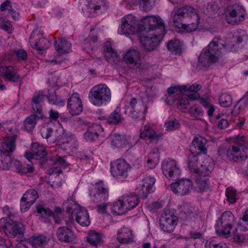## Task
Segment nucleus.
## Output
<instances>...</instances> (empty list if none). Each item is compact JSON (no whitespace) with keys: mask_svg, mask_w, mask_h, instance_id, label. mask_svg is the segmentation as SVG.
I'll return each mask as SVG.
<instances>
[{"mask_svg":"<svg viewBox=\"0 0 248 248\" xmlns=\"http://www.w3.org/2000/svg\"><path fill=\"white\" fill-rule=\"evenodd\" d=\"M89 98L93 104L100 106L110 100V90L105 84H98L91 89Z\"/></svg>","mask_w":248,"mask_h":248,"instance_id":"1","label":"nucleus"},{"mask_svg":"<svg viewBox=\"0 0 248 248\" xmlns=\"http://www.w3.org/2000/svg\"><path fill=\"white\" fill-rule=\"evenodd\" d=\"M138 195L122 196L113 205V210L118 214H124L135 208L140 202Z\"/></svg>","mask_w":248,"mask_h":248,"instance_id":"2","label":"nucleus"},{"mask_svg":"<svg viewBox=\"0 0 248 248\" xmlns=\"http://www.w3.org/2000/svg\"><path fill=\"white\" fill-rule=\"evenodd\" d=\"M69 203L67 207V211L71 213V217L75 218L78 223L83 226L90 224V220L88 211L84 208L76 204L72 200L68 199Z\"/></svg>","mask_w":248,"mask_h":248,"instance_id":"3","label":"nucleus"},{"mask_svg":"<svg viewBox=\"0 0 248 248\" xmlns=\"http://www.w3.org/2000/svg\"><path fill=\"white\" fill-rule=\"evenodd\" d=\"M0 228H1L5 234L11 237H15L17 235H22L25 232L24 225L17 221L5 219L0 220Z\"/></svg>","mask_w":248,"mask_h":248,"instance_id":"4","label":"nucleus"},{"mask_svg":"<svg viewBox=\"0 0 248 248\" xmlns=\"http://www.w3.org/2000/svg\"><path fill=\"white\" fill-rule=\"evenodd\" d=\"M142 21L145 30L157 31L158 34H165V24L159 16H147L142 18Z\"/></svg>","mask_w":248,"mask_h":248,"instance_id":"5","label":"nucleus"},{"mask_svg":"<svg viewBox=\"0 0 248 248\" xmlns=\"http://www.w3.org/2000/svg\"><path fill=\"white\" fill-rule=\"evenodd\" d=\"M196 10L194 8L188 5L174 10L171 16L175 26L180 28L183 23V20L185 19L186 20L187 18L189 19L190 16Z\"/></svg>","mask_w":248,"mask_h":248,"instance_id":"6","label":"nucleus"},{"mask_svg":"<svg viewBox=\"0 0 248 248\" xmlns=\"http://www.w3.org/2000/svg\"><path fill=\"white\" fill-rule=\"evenodd\" d=\"M226 16V20L228 23L234 25L244 20L245 10L238 4H235L230 6Z\"/></svg>","mask_w":248,"mask_h":248,"instance_id":"7","label":"nucleus"},{"mask_svg":"<svg viewBox=\"0 0 248 248\" xmlns=\"http://www.w3.org/2000/svg\"><path fill=\"white\" fill-rule=\"evenodd\" d=\"M227 156L229 160L234 161L245 160L248 157V147L231 146L227 151Z\"/></svg>","mask_w":248,"mask_h":248,"instance_id":"8","label":"nucleus"},{"mask_svg":"<svg viewBox=\"0 0 248 248\" xmlns=\"http://www.w3.org/2000/svg\"><path fill=\"white\" fill-rule=\"evenodd\" d=\"M119 30L121 33L132 34L135 32L138 25L135 16L131 14L126 15L122 18Z\"/></svg>","mask_w":248,"mask_h":248,"instance_id":"9","label":"nucleus"},{"mask_svg":"<svg viewBox=\"0 0 248 248\" xmlns=\"http://www.w3.org/2000/svg\"><path fill=\"white\" fill-rule=\"evenodd\" d=\"M172 191L175 194L184 196L188 194L192 188V182L188 179H181L170 185Z\"/></svg>","mask_w":248,"mask_h":248,"instance_id":"10","label":"nucleus"},{"mask_svg":"<svg viewBox=\"0 0 248 248\" xmlns=\"http://www.w3.org/2000/svg\"><path fill=\"white\" fill-rule=\"evenodd\" d=\"M177 217L172 214L170 211L165 212L160 219V224L161 229L167 232H171L177 225Z\"/></svg>","mask_w":248,"mask_h":248,"instance_id":"11","label":"nucleus"},{"mask_svg":"<svg viewBox=\"0 0 248 248\" xmlns=\"http://www.w3.org/2000/svg\"><path fill=\"white\" fill-rule=\"evenodd\" d=\"M221 54V48L219 47L218 45L215 41H212L206 48L204 52V55L208 57L207 59L208 64L205 66H209L217 62Z\"/></svg>","mask_w":248,"mask_h":248,"instance_id":"12","label":"nucleus"},{"mask_svg":"<svg viewBox=\"0 0 248 248\" xmlns=\"http://www.w3.org/2000/svg\"><path fill=\"white\" fill-rule=\"evenodd\" d=\"M123 58L126 64L131 69H136L141 64L140 53L135 49H130L124 55Z\"/></svg>","mask_w":248,"mask_h":248,"instance_id":"13","label":"nucleus"},{"mask_svg":"<svg viewBox=\"0 0 248 248\" xmlns=\"http://www.w3.org/2000/svg\"><path fill=\"white\" fill-rule=\"evenodd\" d=\"M69 113L73 116L79 115L83 110L82 103L78 93H73L67 100Z\"/></svg>","mask_w":248,"mask_h":248,"instance_id":"14","label":"nucleus"},{"mask_svg":"<svg viewBox=\"0 0 248 248\" xmlns=\"http://www.w3.org/2000/svg\"><path fill=\"white\" fill-rule=\"evenodd\" d=\"M129 168V164L124 159H118L111 167V172L114 177L124 178L127 176Z\"/></svg>","mask_w":248,"mask_h":248,"instance_id":"15","label":"nucleus"},{"mask_svg":"<svg viewBox=\"0 0 248 248\" xmlns=\"http://www.w3.org/2000/svg\"><path fill=\"white\" fill-rule=\"evenodd\" d=\"M164 34H158L152 37L142 36L140 37V43L145 50L152 51L159 44L162 40Z\"/></svg>","mask_w":248,"mask_h":248,"instance_id":"16","label":"nucleus"},{"mask_svg":"<svg viewBox=\"0 0 248 248\" xmlns=\"http://www.w3.org/2000/svg\"><path fill=\"white\" fill-rule=\"evenodd\" d=\"M0 75L5 81L17 82L21 80L20 75L12 66L0 67Z\"/></svg>","mask_w":248,"mask_h":248,"instance_id":"17","label":"nucleus"},{"mask_svg":"<svg viewBox=\"0 0 248 248\" xmlns=\"http://www.w3.org/2000/svg\"><path fill=\"white\" fill-rule=\"evenodd\" d=\"M162 169L163 174L167 177H172L180 174V170L174 160H165L163 162Z\"/></svg>","mask_w":248,"mask_h":248,"instance_id":"18","label":"nucleus"},{"mask_svg":"<svg viewBox=\"0 0 248 248\" xmlns=\"http://www.w3.org/2000/svg\"><path fill=\"white\" fill-rule=\"evenodd\" d=\"M56 236L61 242L71 243L75 239L74 232L71 229L66 226L58 228L56 231Z\"/></svg>","mask_w":248,"mask_h":248,"instance_id":"19","label":"nucleus"},{"mask_svg":"<svg viewBox=\"0 0 248 248\" xmlns=\"http://www.w3.org/2000/svg\"><path fill=\"white\" fill-rule=\"evenodd\" d=\"M36 40L35 34H32L30 36V43L31 46L39 51H42L47 49L49 47V42L44 38L41 34H37Z\"/></svg>","mask_w":248,"mask_h":248,"instance_id":"20","label":"nucleus"},{"mask_svg":"<svg viewBox=\"0 0 248 248\" xmlns=\"http://www.w3.org/2000/svg\"><path fill=\"white\" fill-rule=\"evenodd\" d=\"M200 16L196 10L190 16V18L186 20L187 23H183L179 29H182L187 32H192L198 28L199 24Z\"/></svg>","mask_w":248,"mask_h":248,"instance_id":"21","label":"nucleus"},{"mask_svg":"<svg viewBox=\"0 0 248 248\" xmlns=\"http://www.w3.org/2000/svg\"><path fill=\"white\" fill-rule=\"evenodd\" d=\"M155 182V180L153 177H147L145 178L142 181L141 187L138 188L136 189L137 193L139 196L146 198Z\"/></svg>","mask_w":248,"mask_h":248,"instance_id":"22","label":"nucleus"},{"mask_svg":"<svg viewBox=\"0 0 248 248\" xmlns=\"http://www.w3.org/2000/svg\"><path fill=\"white\" fill-rule=\"evenodd\" d=\"M17 135L7 137L0 146V153L11 155L16 148V140Z\"/></svg>","mask_w":248,"mask_h":248,"instance_id":"23","label":"nucleus"},{"mask_svg":"<svg viewBox=\"0 0 248 248\" xmlns=\"http://www.w3.org/2000/svg\"><path fill=\"white\" fill-rule=\"evenodd\" d=\"M46 96L42 93H38L34 94L31 100V107L34 113L43 115L42 103Z\"/></svg>","mask_w":248,"mask_h":248,"instance_id":"24","label":"nucleus"},{"mask_svg":"<svg viewBox=\"0 0 248 248\" xmlns=\"http://www.w3.org/2000/svg\"><path fill=\"white\" fill-rule=\"evenodd\" d=\"M198 155H193V156L190 159L189 167L190 170L193 172L192 177L194 181L201 186L202 185V176L200 169L197 166Z\"/></svg>","mask_w":248,"mask_h":248,"instance_id":"25","label":"nucleus"},{"mask_svg":"<svg viewBox=\"0 0 248 248\" xmlns=\"http://www.w3.org/2000/svg\"><path fill=\"white\" fill-rule=\"evenodd\" d=\"M94 189L96 194L94 195L96 202H106L108 197V191L102 182L96 183Z\"/></svg>","mask_w":248,"mask_h":248,"instance_id":"26","label":"nucleus"},{"mask_svg":"<svg viewBox=\"0 0 248 248\" xmlns=\"http://www.w3.org/2000/svg\"><path fill=\"white\" fill-rule=\"evenodd\" d=\"M104 56L106 60L110 63L117 64L120 58L117 53L113 50L110 43L107 42L103 46Z\"/></svg>","mask_w":248,"mask_h":248,"instance_id":"27","label":"nucleus"},{"mask_svg":"<svg viewBox=\"0 0 248 248\" xmlns=\"http://www.w3.org/2000/svg\"><path fill=\"white\" fill-rule=\"evenodd\" d=\"M161 134L156 133L149 125H145L143 130L140 133L141 138H148L151 142H157L161 139Z\"/></svg>","mask_w":248,"mask_h":248,"instance_id":"28","label":"nucleus"},{"mask_svg":"<svg viewBox=\"0 0 248 248\" xmlns=\"http://www.w3.org/2000/svg\"><path fill=\"white\" fill-rule=\"evenodd\" d=\"M117 239L122 244H128L133 241V234L131 230L123 228L118 232Z\"/></svg>","mask_w":248,"mask_h":248,"instance_id":"29","label":"nucleus"},{"mask_svg":"<svg viewBox=\"0 0 248 248\" xmlns=\"http://www.w3.org/2000/svg\"><path fill=\"white\" fill-rule=\"evenodd\" d=\"M54 46L57 51L61 54L71 51V44L65 39H60L55 41Z\"/></svg>","mask_w":248,"mask_h":248,"instance_id":"30","label":"nucleus"},{"mask_svg":"<svg viewBox=\"0 0 248 248\" xmlns=\"http://www.w3.org/2000/svg\"><path fill=\"white\" fill-rule=\"evenodd\" d=\"M43 118V115L34 113L27 117L24 121V128L28 131H31L35 127L37 121Z\"/></svg>","mask_w":248,"mask_h":248,"instance_id":"31","label":"nucleus"},{"mask_svg":"<svg viewBox=\"0 0 248 248\" xmlns=\"http://www.w3.org/2000/svg\"><path fill=\"white\" fill-rule=\"evenodd\" d=\"M46 237L43 234H34L28 239L33 247H44L47 244Z\"/></svg>","mask_w":248,"mask_h":248,"instance_id":"32","label":"nucleus"},{"mask_svg":"<svg viewBox=\"0 0 248 248\" xmlns=\"http://www.w3.org/2000/svg\"><path fill=\"white\" fill-rule=\"evenodd\" d=\"M34 158L40 159L46 156L47 152L45 147L38 143H33L31 148Z\"/></svg>","mask_w":248,"mask_h":248,"instance_id":"33","label":"nucleus"},{"mask_svg":"<svg viewBox=\"0 0 248 248\" xmlns=\"http://www.w3.org/2000/svg\"><path fill=\"white\" fill-rule=\"evenodd\" d=\"M111 145L118 148H123L127 143L124 136L118 134H113L110 136Z\"/></svg>","mask_w":248,"mask_h":248,"instance_id":"34","label":"nucleus"},{"mask_svg":"<svg viewBox=\"0 0 248 248\" xmlns=\"http://www.w3.org/2000/svg\"><path fill=\"white\" fill-rule=\"evenodd\" d=\"M87 241L92 246L100 245L103 242L102 235L95 231H90L88 233Z\"/></svg>","mask_w":248,"mask_h":248,"instance_id":"35","label":"nucleus"},{"mask_svg":"<svg viewBox=\"0 0 248 248\" xmlns=\"http://www.w3.org/2000/svg\"><path fill=\"white\" fill-rule=\"evenodd\" d=\"M13 164L16 171L21 174L31 173L34 170V168L31 163L23 164L17 160H14Z\"/></svg>","mask_w":248,"mask_h":248,"instance_id":"36","label":"nucleus"},{"mask_svg":"<svg viewBox=\"0 0 248 248\" xmlns=\"http://www.w3.org/2000/svg\"><path fill=\"white\" fill-rule=\"evenodd\" d=\"M215 228L217 233L219 236H230V231L231 229L221 220L220 218L217 221L215 225Z\"/></svg>","mask_w":248,"mask_h":248,"instance_id":"37","label":"nucleus"},{"mask_svg":"<svg viewBox=\"0 0 248 248\" xmlns=\"http://www.w3.org/2000/svg\"><path fill=\"white\" fill-rule=\"evenodd\" d=\"M192 155H200L202 152V136L197 135L195 136L191 144L189 146Z\"/></svg>","mask_w":248,"mask_h":248,"instance_id":"38","label":"nucleus"},{"mask_svg":"<svg viewBox=\"0 0 248 248\" xmlns=\"http://www.w3.org/2000/svg\"><path fill=\"white\" fill-rule=\"evenodd\" d=\"M186 85L182 86H176L170 87L168 89L169 96H167L166 99V102L167 103H169L170 101L172 98L173 94H176L177 96H180L182 93L186 90Z\"/></svg>","mask_w":248,"mask_h":248,"instance_id":"39","label":"nucleus"},{"mask_svg":"<svg viewBox=\"0 0 248 248\" xmlns=\"http://www.w3.org/2000/svg\"><path fill=\"white\" fill-rule=\"evenodd\" d=\"M11 155L0 153V168L3 170H8L12 166L14 161L12 160Z\"/></svg>","mask_w":248,"mask_h":248,"instance_id":"40","label":"nucleus"},{"mask_svg":"<svg viewBox=\"0 0 248 248\" xmlns=\"http://www.w3.org/2000/svg\"><path fill=\"white\" fill-rule=\"evenodd\" d=\"M214 162L213 159L207 156L202 161V174L205 176L208 175L214 169Z\"/></svg>","mask_w":248,"mask_h":248,"instance_id":"41","label":"nucleus"},{"mask_svg":"<svg viewBox=\"0 0 248 248\" xmlns=\"http://www.w3.org/2000/svg\"><path fill=\"white\" fill-rule=\"evenodd\" d=\"M219 218L231 229L235 221L234 215L230 211L224 212Z\"/></svg>","mask_w":248,"mask_h":248,"instance_id":"42","label":"nucleus"},{"mask_svg":"<svg viewBox=\"0 0 248 248\" xmlns=\"http://www.w3.org/2000/svg\"><path fill=\"white\" fill-rule=\"evenodd\" d=\"M103 131V129L99 124H94L89 127L86 133V136L88 137H98L99 134Z\"/></svg>","mask_w":248,"mask_h":248,"instance_id":"43","label":"nucleus"},{"mask_svg":"<svg viewBox=\"0 0 248 248\" xmlns=\"http://www.w3.org/2000/svg\"><path fill=\"white\" fill-rule=\"evenodd\" d=\"M23 200L26 201L29 203L33 204L38 198L37 192L34 189L28 190L23 195Z\"/></svg>","mask_w":248,"mask_h":248,"instance_id":"44","label":"nucleus"},{"mask_svg":"<svg viewBox=\"0 0 248 248\" xmlns=\"http://www.w3.org/2000/svg\"><path fill=\"white\" fill-rule=\"evenodd\" d=\"M99 1L101 2V0H90L88 2V5L86 6L87 9L89 10L87 12H89L91 16H94V14L96 13V11L100 9V5L99 4Z\"/></svg>","mask_w":248,"mask_h":248,"instance_id":"45","label":"nucleus"},{"mask_svg":"<svg viewBox=\"0 0 248 248\" xmlns=\"http://www.w3.org/2000/svg\"><path fill=\"white\" fill-rule=\"evenodd\" d=\"M200 90V85H192L189 87L187 86L186 90L185 91H189L192 92V93L187 94V96L191 100H196L200 98V94L197 93V91Z\"/></svg>","mask_w":248,"mask_h":248,"instance_id":"46","label":"nucleus"},{"mask_svg":"<svg viewBox=\"0 0 248 248\" xmlns=\"http://www.w3.org/2000/svg\"><path fill=\"white\" fill-rule=\"evenodd\" d=\"M122 121V118L121 115L118 111V109L115 110L108 117L107 123L109 124H116L121 123Z\"/></svg>","mask_w":248,"mask_h":248,"instance_id":"47","label":"nucleus"},{"mask_svg":"<svg viewBox=\"0 0 248 248\" xmlns=\"http://www.w3.org/2000/svg\"><path fill=\"white\" fill-rule=\"evenodd\" d=\"M202 106L207 110L208 115L210 117L213 116L215 111V107L211 103V98L208 97L202 98Z\"/></svg>","mask_w":248,"mask_h":248,"instance_id":"48","label":"nucleus"},{"mask_svg":"<svg viewBox=\"0 0 248 248\" xmlns=\"http://www.w3.org/2000/svg\"><path fill=\"white\" fill-rule=\"evenodd\" d=\"M168 48L172 52L178 54L181 52L180 41L177 39L170 40L168 43Z\"/></svg>","mask_w":248,"mask_h":248,"instance_id":"49","label":"nucleus"},{"mask_svg":"<svg viewBox=\"0 0 248 248\" xmlns=\"http://www.w3.org/2000/svg\"><path fill=\"white\" fill-rule=\"evenodd\" d=\"M220 105L224 108L231 106L232 103V96L226 93L222 94L219 98Z\"/></svg>","mask_w":248,"mask_h":248,"instance_id":"50","label":"nucleus"},{"mask_svg":"<svg viewBox=\"0 0 248 248\" xmlns=\"http://www.w3.org/2000/svg\"><path fill=\"white\" fill-rule=\"evenodd\" d=\"M37 212L43 217H48L53 215L54 213L48 208L44 207L41 205H38L36 207Z\"/></svg>","mask_w":248,"mask_h":248,"instance_id":"51","label":"nucleus"},{"mask_svg":"<svg viewBox=\"0 0 248 248\" xmlns=\"http://www.w3.org/2000/svg\"><path fill=\"white\" fill-rule=\"evenodd\" d=\"M226 196L230 203L236 202V190L232 187H228L226 190Z\"/></svg>","mask_w":248,"mask_h":248,"instance_id":"52","label":"nucleus"},{"mask_svg":"<svg viewBox=\"0 0 248 248\" xmlns=\"http://www.w3.org/2000/svg\"><path fill=\"white\" fill-rule=\"evenodd\" d=\"M187 97H188L187 95H185L183 96L178 101L177 108L183 112L185 111L189 105V102Z\"/></svg>","mask_w":248,"mask_h":248,"instance_id":"53","label":"nucleus"},{"mask_svg":"<svg viewBox=\"0 0 248 248\" xmlns=\"http://www.w3.org/2000/svg\"><path fill=\"white\" fill-rule=\"evenodd\" d=\"M240 229L242 231H246L248 230V210L245 211L242 220L238 223Z\"/></svg>","mask_w":248,"mask_h":248,"instance_id":"54","label":"nucleus"},{"mask_svg":"<svg viewBox=\"0 0 248 248\" xmlns=\"http://www.w3.org/2000/svg\"><path fill=\"white\" fill-rule=\"evenodd\" d=\"M180 124L177 120L169 121L165 123V127L168 131H171L177 129Z\"/></svg>","mask_w":248,"mask_h":248,"instance_id":"55","label":"nucleus"},{"mask_svg":"<svg viewBox=\"0 0 248 248\" xmlns=\"http://www.w3.org/2000/svg\"><path fill=\"white\" fill-rule=\"evenodd\" d=\"M189 112L192 117L196 119H200L201 112L200 106L194 105L190 108Z\"/></svg>","mask_w":248,"mask_h":248,"instance_id":"56","label":"nucleus"},{"mask_svg":"<svg viewBox=\"0 0 248 248\" xmlns=\"http://www.w3.org/2000/svg\"><path fill=\"white\" fill-rule=\"evenodd\" d=\"M205 248H228L225 244H218L216 241L213 240L207 241L205 244Z\"/></svg>","mask_w":248,"mask_h":248,"instance_id":"57","label":"nucleus"},{"mask_svg":"<svg viewBox=\"0 0 248 248\" xmlns=\"http://www.w3.org/2000/svg\"><path fill=\"white\" fill-rule=\"evenodd\" d=\"M0 26L1 28L9 32L12 31V26L11 23L9 21H6L2 18L0 19Z\"/></svg>","mask_w":248,"mask_h":248,"instance_id":"58","label":"nucleus"},{"mask_svg":"<svg viewBox=\"0 0 248 248\" xmlns=\"http://www.w3.org/2000/svg\"><path fill=\"white\" fill-rule=\"evenodd\" d=\"M0 9L1 11L7 10L8 11V13L13 11V9L12 7L11 1L7 0L3 2L0 5Z\"/></svg>","mask_w":248,"mask_h":248,"instance_id":"59","label":"nucleus"},{"mask_svg":"<svg viewBox=\"0 0 248 248\" xmlns=\"http://www.w3.org/2000/svg\"><path fill=\"white\" fill-rule=\"evenodd\" d=\"M236 232L237 229L235 230V232L233 234V239L238 243L243 242L246 239L245 236L243 233Z\"/></svg>","mask_w":248,"mask_h":248,"instance_id":"60","label":"nucleus"},{"mask_svg":"<svg viewBox=\"0 0 248 248\" xmlns=\"http://www.w3.org/2000/svg\"><path fill=\"white\" fill-rule=\"evenodd\" d=\"M32 204L31 203H29L26 201L23 200V198H22L20 203L21 211L23 212L26 211Z\"/></svg>","mask_w":248,"mask_h":248,"instance_id":"61","label":"nucleus"},{"mask_svg":"<svg viewBox=\"0 0 248 248\" xmlns=\"http://www.w3.org/2000/svg\"><path fill=\"white\" fill-rule=\"evenodd\" d=\"M51 129L50 128H42L41 130V134L43 138L47 139L51 136Z\"/></svg>","mask_w":248,"mask_h":248,"instance_id":"62","label":"nucleus"},{"mask_svg":"<svg viewBox=\"0 0 248 248\" xmlns=\"http://www.w3.org/2000/svg\"><path fill=\"white\" fill-rule=\"evenodd\" d=\"M101 203L97 205V210L101 213L106 212L108 204L106 202H101Z\"/></svg>","mask_w":248,"mask_h":248,"instance_id":"63","label":"nucleus"},{"mask_svg":"<svg viewBox=\"0 0 248 248\" xmlns=\"http://www.w3.org/2000/svg\"><path fill=\"white\" fill-rule=\"evenodd\" d=\"M229 125L228 121L225 119H221L218 122V127L221 129L227 128Z\"/></svg>","mask_w":248,"mask_h":248,"instance_id":"64","label":"nucleus"}]
</instances>
